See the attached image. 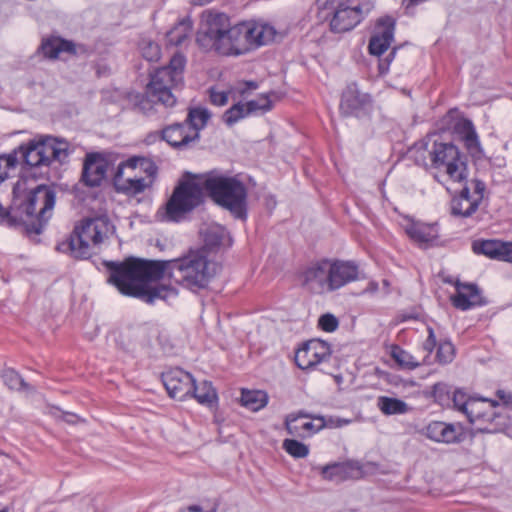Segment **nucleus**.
Wrapping results in <instances>:
<instances>
[{"mask_svg":"<svg viewBox=\"0 0 512 512\" xmlns=\"http://www.w3.org/2000/svg\"><path fill=\"white\" fill-rule=\"evenodd\" d=\"M108 163L98 154L87 155L82 172V181L86 186L97 187L104 180Z\"/></svg>","mask_w":512,"mask_h":512,"instance_id":"nucleus-22","label":"nucleus"},{"mask_svg":"<svg viewBox=\"0 0 512 512\" xmlns=\"http://www.w3.org/2000/svg\"><path fill=\"white\" fill-rule=\"evenodd\" d=\"M371 103V97L362 93L357 84L351 83L346 86L342 93L340 111L345 116L358 115L360 111Z\"/></svg>","mask_w":512,"mask_h":512,"instance_id":"nucleus-20","label":"nucleus"},{"mask_svg":"<svg viewBox=\"0 0 512 512\" xmlns=\"http://www.w3.org/2000/svg\"><path fill=\"white\" fill-rule=\"evenodd\" d=\"M185 64L184 55L175 53L167 66L157 69L151 76L146 94L137 93L130 96L134 108L143 114H149L153 110L154 102L165 107L174 106L177 99L172 91L183 83Z\"/></svg>","mask_w":512,"mask_h":512,"instance_id":"nucleus-5","label":"nucleus"},{"mask_svg":"<svg viewBox=\"0 0 512 512\" xmlns=\"http://www.w3.org/2000/svg\"><path fill=\"white\" fill-rule=\"evenodd\" d=\"M268 394L263 390H241L240 403L252 412L263 409L268 404Z\"/></svg>","mask_w":512,"mask_h":512,"instance_id":"nucleus-28","label":"nucleus"},{"mask_svg":"<svg viewBox=\"0 0 512 512\" xmlns=\"http://www.w3.org/2000/svg\"><path fill=\"white\" fill-rule=\"evenodd\" d=\"M349 421L348 420H339L338 421V426H341L343 424H347Z\"/></svg>","mask_w":512,"mask_h":512,"instance_id":"nucleus-54","label":"nucleus"},{"mask_svg":"<svg viewBox=\"0 0 512 512\" xmlns=\"http://www.w3.org/2000/svg\"><path fill=\"white\" fill-rule=\"evenodd\" d=\"M74 418H76V415H74V414H66V419L65 420L67 422H74V420H73Z\"/></svg>","mask_w":512,"mask_h":512,"instance_id":"nucleus-53","label":"nucleus"},{"mask_svg":"<svg viewBox=\"0 0 512 512\" xmlns=\"http://www.w3.org/2000/svg\"><path fill=\"white\" fill-rule=\"evenodd\" d=\"M217 505H214V507L211 510L205 511L202 506L200 505H191L188 506L185 509H181L179 512H217Z\"/></svg>","mask_w":512,"mask_h":512,"instance_id":"nucleus-50","label":"nucleus"},{"mask_svg":"<svg viewBox=\"0 0 512 512\" xmlns=\"http://www.w3.org/2000/svg\"><path fill=\"white\" fill-rule=\"evenodd\" d=\"M200 404L212 406L217 401V393L212 384L208 381H203L196 385L193 381V390L191 394Z\"/></svg>","mask_w":512,"mask_h":512,"instance_id":"nucleus-33","label":"nucleus"},{"mask_svg":"<svg viewBox=\"0 0 512 512\" xmlns=\"http://www.w3.org/2000/svg\"><path fill=\"white\" fill-rule=\"evenodd\" d=\"M108 282L121 294L148 304L156 300L175 299L178 291L169 285H153L168 275L176 284L197 292L208 287L219 271L217 262L209 259L205 248L190 249L172 260H145L130 257L123 262H107Z\"/></svg>","mask_w":512,"mask_h":512,"instance_id":"nucleus-1","label":"nucleus"},{"mask_svg":"<svg viewBox=\"0 0 512 512\" xmlns=\"http://www.w3.org/2000/svg\"><path fill=\"white\" fill-rule=\"evenodd\" d=\"M25 182H17L13 188V201L10 210H6L15 222L0 219V223L8 226L25 224L28 231L40 234L52 216L55 205V192L46 185L26 191Z\"/></svg>","mask_w":512,"mask_h":512,"instance_id":"nucleus-3","label":"nucleus"},{"mask_svg":"<svg viewBox=\"0 0 512 512\" xmlns=\"http://www.w3.org/2000/svg\"><path fill=\"white\" fill-rule=\"evenodd\" d=\"M494 260L512 263V242L499 241Z\"/></svg>","mask_w":512,"mask_h":512,"instance_id":"nucleus-44","label":"nucleus"},{"mask_svg":"<svg viewBox=\"0 0 512 512\" xmlns=\"http://www.w3.org/2000/svg\"><path fill=\"white\" fill-rule=\"evenodd\" d=\"M163 384L170 397L183 400L193 390L194 378L180 368H174L162 374Z\"/></svg>","mask_w":512,"mask_h":512,"instance_id":"nucleus-18","label":"nucleus"},{"mask_svg":"<svg viewBox=\"0 0 512 512\" xmlns=\"http://www.w3.org/2000/svg\"><path fill=\"white\" fill-rule=\"evenodd\" d=\"M445 120L449 127L459 135L471 156L480 157L483 154L478 134L471 120L461 116L457 110H450Z\"/></svg>","mask_w":512,"mask_h":512,"instance_id":"nucleus-14","label":"nucleus"},{"mask_svg":"<svg viewBox=\"0 0 512 512\" xmlns=\"http://www.w3.org/2000/svg\"><path fill=\"white\" fill-rule=\"evenodd\" d=\"M208 94L210 102L215 106H224L228 103V92L211 87L208 90Z\"/></svg>","mask_w":512,"mask_h":512,"instance_id":"nucleus-46","label":"nucleus"},{"mask_svg":"<svg viewBox=\"0 0 512 512\" xmlns=\"http://www.w3.org/2000/svg\"><path fill=\"white\" fill-rule=\"evenodd\" d=\"M283 448L294 458H304L309 453L308 446L295 439H285L283 441Z\"/></svg>","mask_w":512,"mask_h":512,"instance_id":"nucleus-39","label":"nucleus"},{"mask_svg":"<svg viewBox=\"0 0 512 512\" xmlns=\"http://www.w3.org/2000/svg\"><path fill=\"white\" fill-rule=\"evenodd\" d=\"M115 227L108 217L86 218L75 225L69 238L58 245V250L68 252L78 259H87L98 247L110 238Z\"/></svg>","mask_w":512,"mask_h":512,"instance_id":"nucleus-7","label":"nucleus"},{"mask_svg":"<svg viewBox=\"0 0 512 512\" xmlns=\"http://www.w3.org/2000/svg\"><path fill=\"white\" fill-rule=\"evenodd\" d=\"M497 396L498 398L501 400L502 402V408H503V411L505 409H511L512 410V393L511 392H506L504 390H498L497 391Z\"/></svg>","mask_w":512,"mask_h":512,"instance_id":"nucleus-49","label":"nucleus"},{"mask_svg":"<svg viewBox=\"0 0 512 512\" xmlns=\"http://www.w3.org/2000/svg\"><path fill=\"white\" fill-rule=\"evenodd\" d=\"M486 185L479 179H472L458 196L451 201V213L454 216L467 218L474 214L484 198Z\"/></svg>","mask_w":512,"mask_h":512,"instance_id":"nucleus-13","label":"nucleus"},{"mask_svg":"<svg viewBox=\"0 0 512 512\" xmlns=\"http://www.w3.org/2000/svg\"><path fill=\"white\" fill-rule=\"evenodd\" d=\"M68 143L47 137L40 142H31L21 147L24 162L30 167L48 166L52 161L63 162L68 157Z\"/></svg>","mask_w":512,"mask_h":512,"instance_id":"nucleus-11","label":"nucleus"},{"mask_svg":"<svg viewBox=\"0 0 512 512\" xmlns=\"http://www.w3.org/2000/svg\"><path fill=\"white\" fill-rule=\"evenodd\" d=\"M404 229L409 238L420 246L432 245L438 238V228L436 224L409 221L404 226Z\"/></svg>","mask_w":512,"mask_h":512,"instance_id":"nucleus-27","label":"nucleus"},{"mask_svg":"<svg viewBox=\"0 0 512 512\" xmlns=\"http://www.w3.org/2000/svg\"><path fill=\"white\" fill-rule=\"evenodd\" d=\"M395 20L390 16L378 20L375 32L369 41V52L372 55H382L391 45L394 38Z\"/></svg>","mask_w":512,"mask_h":512,"instance_id":"nucleus-19","label":"nucleus"},{"mask_svg":"<svg viewBox=\"0 0 512 512\" xmlns=\"http://www.w3.org/2000/svg\"><path fill=\"white\" fill-rule=\"evenodd\" d=\"M245 106L248 114L256 111H268L271 109V101L267 95H261L257 99L248 101Z\"/></svg>","mask_w":512,"mask_h":512,"instance_id":"nucleus-43","label":"nucleus"},{"mask_svg":"<svg viewBox=\"0 0 512 512\" xmlns=\"http://www.w3.org/2000/svg\"><path fill=\"white\" fill-rule=\"evenodd\" d=\"M432 396L434 397L435 401L442 404L443 401L447 398L446 385L443 383L434 384L432 387Z\"/></svg>","mask_w":512,"mask_h":512,"instance_id":"nucleus-47","label":"nucleus"},{"mask_svg":"<svg viewBox=\"0 0 512 512\" xmlns=\"http://www.w3.org/2000/svg\"><path fill=\"white\" fill-rule=\"evenodd\" d=\"M477 398H469L465 392L456 390L453 393L452 401L454 407L468 417V405Z\"/></svg>","mask_w":512,"mask_h":512,"instance_id":"nucleus-42","label":"nucleus"},{"mask_svg":"<svg viewBox=\"0 0 512 512\" xmlns=\"http://www.w3.org/2000/svg\"><path fill=\"white\" fill-rule=\"evenodd\" d=\"M324 479L334 482H342L348 479H358L362 476L361 466L357 462L333 463L321 468Z\"/></svg>","mask_w":512,"mask_h":512,"instance_id":"nucleus-24","label":"nucleus"},{"mask_svg":"<svg viewBox=\"0 0 512 512\" xmlns=\"http://www.w3.org/2000/svg\"><path fill=\"white\" fill-rule=\"evenodd\" d=\"M2 379L4 384L11 390L28 391L31 387L26 383L22 377L13 369H5L2 372Z\"/></svg>","mask_w":512,"mask_h":512,"instance_id":"nucleus-35","label":"nucleus"},{"mask_svg":"<svg viewBox=\"0 0 512 512\" xmlns=\"http://www.w3.org/2000/svg\"><path fill=\"white\" fill-rule=\"evenodd\" d=\"M205 191L200 184V175L191 180H183L175 187L165 206V218L179 221L203 202Z\"/></svg>","mask_w":512,"mask_h":512,"instance_id":"nucleus-10","label":"nucleus"},{"mask_svg":"<svg viewBox=\"0 0 512 512\" xmlns=\"http://www.w3.org/2000/svg\"><path fill=\"white\" fill-rule=\"evenodd\" d=\"M390 355L402 369L414 370L421 365V363L412 354L398 345H393L391 347Z\"/></svg>","mask_w":512,"mask_h":512,"instance_id":"nucleus-34","label":"nucleus"},{"mask_svg":"<svg viewBox=\"0 0 512 512\" xmlns=\"http://www.w3.org/2000/svg\"><path fill=\"white\" fill-rule=\"evenodd\" d=\"M427 331H428V337L427 339L423 342V349L425 351L428 352V354H431V352L434 350V348L436 347V344H437V341H436V337H435V334H434V331L431 327H428L427 328Z\"/></svg>","mask_w":512,"mask_h":512,"instance_id":"nucleus-48","label":"nucleus"},{"mask_svg":"<svg viewBox=\"0 0 512 512\" xmlns=\"http://www.w3.org/2000/svg\"><path fill=\"white\" fill-rule=\"evenodd\" d=\"M428 161L423 158L425 167L432 171L434 179L442 185L462 183L467 179L466 157L451 142L434 141L426 147Z\"/></svg>","mask_w":512,"mask_h":512,"instance_id":"nucleus-8","label":"nucleus"},{"mask_svg":"<svg viewBox=\"0 0 512 512\" xmlns=\"http://www.w3.org/2000/svg\"><path fill=\"white\" fill-rule=\"evenodd\" d=\"M318 326L325 332H334L338 328L339 322L333 314L326 313L320 316Z\"/></svg>","mask_w":512,"mask_h":512,"instance_id":"nucleus-45","label":"nucleus"},{"mask_svg":"<svg viewBox=\"0 0 512 512\" xmlns=\"http://www.w3.org/2000/svg\"><path fill=\"white\" fill-rule=\"evenodd\" d=\"M377 406L384 415H402L410 411L409 405L398 398L380 396L377 399Z\"/></svg>","mask_w":512,"mask_h":512,"instance_id":"nucleus-32","label":"nucleus"},{"mask_svg":"<svg viewBox=\"0 0 512 512\" xmlns=\"http://www.w3.org/2000/svg\"><path fill=\"white\" fill-rule=\"evenodd\" d=\"M136 159L121 162L113 177V185L118 193L127 196H136L151 187L150 179H143L136 170Z\"/></svg>","mask_w":512,"mask_h":512,"instance_id":"nucleus-12","label":"nucleus"},{"mask_svg":"<svg viewBox=\"0 0 512 512\" xmlns=\"http://www.w3.org/2000/svg\"><path fill=\"white\" fill-rule=\"evenodd\" d=\"M39 50L45 58L52 60L57 59L62 53L75 55L77 52L74 42L55 35L43 38Z\"/></svg>","mask_w":512,"mask_h":512,"instance_id":"nucleus-26","label":"nucleus"},{"mask_svg":"<svg viewBox=\"0 0 512 512\" xmlns=\"http://www.w3.org/2000/svg\"><path fill=\"white\" fill-rule=\"evenodd\" d=\"M0 512H8V508L7 507H0Z\"/></svg>","mask_w":512,"mask_h":512,"instance_id":"nucleus-55","label":"nucleus"},{"mask_svg":"<svg viewBox=\"0 0 512 512\" xmlns=\"http://www.w3.org/2000/svg\"><path fill=\"white\" fill-rule=\"evenodd\" d=\"M200 184L215 204L228 210L237 219L247 218L248 189L238 176L211 170L200 175Z\"/></svg>","mask_w":512,"mask_h":512,"instance_id":"nucleus-6","label":"nucleus"},{"mask_svg":"<svg viewBox=\"0 0 512 512\" xmlns=\"http://www.w3.org/2000/svg\"><path fill=\"white\" fill-rule=\"evenodd\" d=\"M468 421L481 433H499L511 424L510 416L494 400L478 398L468 405Z\"/></svg>","mask_w":512,"mask_h":512,"instance_id":"nucleus-9","label":"nucleus"},{"mask_svg":"<svg viewBox=\"0 0 512 512\" xmlns=\"http://www.w3.org/2000/svg\"><path fill=\"white\" fill-rule=\"evenodd\" d=\"M318 1H319V3H321V4H322V3L327 4V2H328L329 0H318Z\"/></svg>","mask_w":512,"mask_h":512,"instance_id":"nucleus-56","label":"nucleus"},{"mask_svg":"<svg viewBox=\"0 0 512 512\" xmlns=\"http://www.w3.org/2000/svg\"><path fill=\"white\" fill-rule=\"evenodd\" d=\"M275 35L274 27L268 24L242 22L232 26L225 13L205 10L201 14L196 42L204 51L224 56L242 55L270 43Z\"/></svg>","mask_w":512,"mask_h":512,"instance_id":"nucleus-2","label":"nucleus"},{"mask_svg":"<svg viewBox=\"0 0 512 512\" xmlns=\"http://www.w3.org/2000/svg\"><path fill=\"white\" fill-rule=\"evenodd\" d=\"M329 345L319 339L305 342L295 354V363L302 370H309L330 357Z\"/></svg>","mask_w":512,"mask_h":512,"instance_id":"nucleus-15","label":"nucleus"},{"mask_svg":"<svg viewBox=\"0 0 512 512\" xmlns=\"http://www.w3.org/2000/svg\"><path fill=\"white\" fill-rule=\"evenodd\" d=\"M131 159L137 160L136 170L138 174L140 175L141 172H144L146 175L143 176V179H150L152 186L158 172L155 163L143 157H132Z\"/></svg>","mask_w":512,"mask_h":512,"instance_id":"nucleus-37","label":"nucleus"},{"mask_svg":"<svg viewBox=\"0 0 512 512\" xmlns=\"http://www.w3.org/2000/svg\"><path fill=\"white\" fill-rule=\"evenodd\" d=\"M210 1H211V0H204V2H203V3H208V2H210Z\"/></svg>","mask_w":512,"mask_h":512,"instance_id":"nucleus-57","label":"nucleus"},{"mask_svg":"<svg viewBox=\"0 0 512 512\" xmlns=\"http://www.w3.org/2000/svg\"><path fill=\"white\" fill-rule=\"evenodd\" d=\"M359 278L355 262L328 258L310 262L299 273L301 287L315 295L332 293Z\"/></svg>","mask_w":512,"mask_h":512,"instance_id":"nucleus-4","label":"nucleus"},{"mask_svg":"<svg viewBox=\"0 0 512 512\" xmlns=\"http://www.w3.org/2000/svg\"><path fill=\"white\" fill-rule=\"evenodd\" d=\"M193 29V23L189 18L180 20L166 34L167 42L170 45L180 46L190 37Z\"/></svg>","mask_w":512,"mask_h":512,"instance_id":"nucleus-31","label":"nucleus"},{"mask_svg":"<svg viewBox=\"0 0 512 512\" xmlns=\"http://www.w3.org/2000/svg\"><path fill=\"white\" fill-rule=\"evenodd\" d=\"M324 418L312 417L305 412L291 413L286 416L285 427L287 432L295 437L306 438L325 427Z\"/></svg>","mask_w":512,"mask_h":512,"instance_id":"nucleus-17","label":"nucleus"},{"mask_svg":"<svg viewBox=\"0 0 512 512\" xmlns=\"http://www.w3.org/2000/svg\"><path fill=\"white\" fill-rule=\"evenodd\" d=\"M204 246L206 250L224 245L228 240L227 230L218 224H211L202 230Z\"/></svg>","mask_w":512,"mask_h":512,"instance_id":"nucleus-29","label":"nucleus"},{"mask_svg":"<svg viewBox=\"0 0 512 512\" xmlns=\"http://www.w3.org/2000/svg\"><path fill=\"white\" fill-rule=\"evenodd\" d=\"M248 112L246 109L245 104L237 103L230 107L223 115L224 122L228 126H232L239 120L243 119L244 117L248 116Z\"/></svg>","mask_w":512,"mask_h":512,"instance_id":"nucleus-38","label":"nucleus"},{"mask_svg":"<svg viewBox=\"0 0 512 512\" xmlns=\"http://www.w3.org/2000/svg\"><path fill=\"white\" fill-rule=\"evenodd\" d=\"M334 9L333 17L330 21L331 30L335 33H344L352 30L364 18V13L359 4L352 5L339 2L330 4Z\"/></svg>","mask_w":512,"mask_h":512,"instance_id":"nucleus-16","label":"nucleus"},{"mask_svg":"<svg viewBox=\"0 0 512 512\" xmlns=\"http://www.w3.org/2000/svg\"><path fill=\"white\" fill-rule=\"evenodd\" d=\"M455 357V348L450 341H442L439 343L436 352V360L440 364H448Z\"/></svg>","mask_w":512,"mask_h":512,"instance_id":"nucleus-40","label":"nucleus"},{"mask_svg":"<svg viewBox=\"0 0 512 512\" xmlns=\"http://www.w3.org/2000/svg\"><path fill=\"white\" fill-rule=\"evenodd\" d=\"M500 240L495 239H478L472 243V251L477 255H484L494 260L497 247Z\"/></svg>","mask_w":512,"mask_h":512,"instance_id":"nucleus-36","label":"nucleus"},{"mask_svg":"<svg viewBox=\"0 0 512 512\" xmlns=\"http://www.w3.org/2000/svg\"><path fill=\"white\" fill-rule=\"evenodd\" d=\"M426 436L440 443H455L461 440L462 427L460 424L433 421L426 426Z\"/></svg>","mask_w":512,"mask_h":512,"instance_id":"nucleus-23","label":"nucleus"},{"mask_svg":"<svg viewBox=\"0 0 512 512\" xmlns=\"http://www.w3.org/2000/svg\"><path fill=\"white\" fill-rule=\"evenodd\" d=\"M455 288L456 293L450 297L451 303L455 308L465 311L484 303L481 291L477 285L457 281Z\"/></svg>","mask_w":512,"mask_h":512,"instance_id":"nucleus-21","label":"nucleus"},{"mask_svg":"<svg viewBox=\"0 0 512 512\" xmlns=\"http://www.w3.org/2000/svg\"><path fill=\"white\" fill-rule=\"evenodd\" d=\"M142 56L148 61H157L161 55L160 46L152 41H142L140 44Z\"/></svg>","mask_w":512,"mask_h":512,"instance_id":"nucleus-41","label":"nucleus"},{"mask_svg":"<svg viewBox=\"0 0 512 512\" xmlns=\"http://www.w3.org/2000/svg\"><path fill=\"white\" fill-rule=\"evenodd\" d=\"M244 88L240 87L239 92L240 94H244L247 90H254L257 88V84L255 82H246L244 83Z\"/></svg>","mask_w":512,"mask_h":512,"instance_id":"nucleus-52","label":"nucleus"},{"mask_svg":"<svg viewBox=\"0 0 512 512\" xmlns=\"http://www.w3.org/2000/svg\"><path fill=\"white\" fill-rule=\"evenodd\" d=\"M211 117L208 109L203 107L190 108L184 121L191 132L197 133V140L200 138V131L204 129Z\"/></svg>","mask_w":512,"mask_h":512,"instance_id":"nucleus-30","label":"nucleus"},{"mask_svg":"<svg viewBox=\"0 0 512 512\" xmlns=\"http://www.w3.org/2000/svg\"><path fill=\"white\" fill-rule=\"evenodd\" d=\"M395 52H396V51H395V49H394L393 51H391V52H390V54L388 55V57H387L385 60H383V61H381V62L379 63V70H380V72H381V73H384V72L388 71V68H389L390 62H391V60H392V59L394 58V56H395Z\"/></svg>","mask_w":512,"mask_h":512,"instance_id":"nucleus-51","label":"nucleus"},{"mask_svg":"<svg viewBox=\"0 0 512 512\" xmlns=\"http://www.w3.org/2000/svg\"><path fill=\"white\" fill-rule=\"evenodd\" d=\"M162 139L175 148H186L192 142H196L197 133L191 132L185 122L175 123L162 130Z\"/></svg>","mask_w":512,"mask_h":512,"instance_id":"nucleus-25","label":"nucleus"}]
</instances>
